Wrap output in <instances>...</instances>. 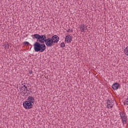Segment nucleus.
Listing matches in <instances>:
<instances>
[{
	"instance_id": "obj_1",
	"label": "nucleus",
	"mask_w": 128,
	"mask_h": 128,
	"mask_svg": "<svg viewBox=\"0 0 128 128\" xmlns=\"http://www.w3.org/2000/svg\"><path fill=\"white\" fill-rule=\"evenodd\" d=\"M34 46V50L36 52H43L46 50V44H40L38 42H36Z\"/></svg>"
},
{
	"instance_id": "obj_2",
	"label": "nucleus",
	"mask_w": 128,
	"mask_h": 128,
	"mask_svg": "<svg viewBox=\"0 0 128 128\" xmlns=\"http://www.w3.org/2000/svg\"><path fill=\"white\" fill-rule=\"evenodd\" d=\"M34 38H36V40H38L40 44H44L46 42V40H48L46 39V36L44 35H40L39 34H34L33 35Z\"/></svg>"
},
{
	"instance_id": "obj_3",
	"label": "nucleus",
	"mask_w": 128,
	"mask_h": 128,
	"mask_svg": "<svg viewBox=\"0 0 128 128\" xmlns=\"http://www.w3.org/2000/svg\"><path fill=\"white\" fill-rule=\"evenodd\" d=\"M23 106L26 110H30L32 108L34 104L28 101H25L23 102Z\"/></svg>"
},
{
	"instance_id": "obj_4",
	"label": "nucleus",
	"mask_w": 128,
	"mask_h": 128,
	"mask_svg": "<svg viewBox=\"0 0 128 128\" xmlns=\"http://www.w3.org/2000/svg\"><path fill=\"white\" fill-rule=\"evenodd\" d=\"M45 44H46V46L48 47L54 46V41H52L50 38H47V40H46L45 42Z\"/></svg>"
},
{
	"instance_id": "obj_5",
	"label": "nucleus",
	"mask_w": 128,
	"mask_h": 128,
	"mask_svg": "<svg viewBox=\"0 0 128 128\" xmlns=\"http://www.w3.org/2000/svg\"><path fill=\"white\" fill-rule=\"evenodd\" d=\"M20 93L21 94V95L23 96H26V94L28 93V91L26 90L24 87V86L20 87Z\"/></svg>"
},
{
	"instance_id": "obj_6",
	"label": "nucleus",
	"mask_w": 128,
	"mask_h": 128,
	"mask_svg": "<svg viewBox=\"0 0 128 128\" xmlns=\"http://www.w3.org/2000/svg\"><path fill=\"white\" fill-rule=\"evenodd\" d=\"M51 39L52 40L53 43L56 44L58 42V41L60 40V37L57 35H54L52 37Z\"/></svg>"
},
{
	"instance_id": "obj_7",
	"label": "nucleus",
	"mask_w": 128,
	"mask_h": 128,
	"mask_svg": "<svg viewBox=\"0 0 128 128\" xmlns=\"http://www.w3.org/2000/svg\"><path fill=\"white\" fill-rule=\"evenodd\" d=\"M107 108H112L114 106V102L112 100H108L106 102Z\"/></svg>"
},
{
	"instance_id": "obj_8",
	"label": "nucleus",
	"mask_w": 128,
	"mask_h": 128,
	"mask_svg": "<svg viewBox=\"0 0 128 128\" xmlns=\"http://www.w3.org/2000/svg\"><path fill=\"white\" fill-rule=\"evenodd\" d=\"M27 102H30V104H34L36 100L32 96H28L27 98Z\"/></svg>"
},
{
	"instance_id": "obj_9",
	"label": "nucleus",
	"mask_w": 128,
	"mask_h": 128,
	"mask_svg": "<svg viewBox=\"0 0 128 128\" xmlns=\"http://www.w3.org/2000/svg\"><path fill=\"white\" fill-rule=\"evenodd\" d=\"M72 40V36L68 35L66 36L65 42H68V44L69 42L70 43Z\"/></svg>"
},
{
	"instance_id": "obj_10",
	"label": "nucleus",
	"mask_w": 128,
	"mask_h": 128,
	"mask_svg": "<svg viewBox=\"0 0 128 128\" xmlns=\"http://www.w3.org/2000/svg\"><path fill=\"white\" fill-rule=\"evenodd\" d=\"M80 29L81 32H84V30H86L88 28H86V25L83 24L80 25Z\"/></svg>"
},
{
	"instance_id": "obj_11",
	"label": "nucleus",
	"mask_w": 128,
	"mask_h": 128,
	"mask_svg": "<svg viewBox=\"0 0 128 128\" xmlns=\"http://www.w3.org/2000/svg\"><path fill=\"white\" fill-rule=\"evenodd\" d=\"M120 86V84L116 82L112 86V88L113 90H118Z\"/></svg>"
},
{
	"instance_id": "obj_12",
	"label": "nucleus",
	"mask_w": 128,
	"mask_h": 128,
	"mask_svg": "<svg viewBox=\"0 0 128 128\" xmlns=\"http://www.w3.org/2000/svg\"><path fill=\"white\" fill-rule=\"evenodd\" d=\"M121 118L123 124H126V120H128V117H126V116L125 117H122Z\"/></svg>"
},
{
	"instance_id": "obj_13",
	"label": "nucleus",
	"mask_w": 128,
	"mask_h": 128,
	"mask_svg": "<svg viewBox=\"0 0 128 128\" xmlns=\"http://www.w3.org/2000/svg\"><path fill=\"white\" fill-rule=\"evenodd\" d=\"M124 53L126 54V56H128V46H127L124 50Z\"/></svg>"
},
{
	"instance_id": "obj_14",
	"label": "nucleus",
	"mask_w": 128,
	"mask_h": 128,
	"mask_svg": "<svg viewBox=\"0 0 128 128\" xmlns=\"http://www.w3.org/2000/svg\"><path fill=\"white\" fill-rule=\"evenodd\" d=\"M120 116L121 118H124L126 116V113L122 112H120Z\"/></svg>"
},
{
	"instance_id": "obj_15",
	"label": "nucleus",
	"mask_w": 128,
	"mask_h": 128,
	"mask_svg": "<svg viewBox=\"0 0 128 128\" xmlns=\"http://www.w3.org/2000/svg\"><path fill=\"white\" fill-rule=\"evenodd\" d=\"M124 106H128V98H126V100L124 101Z\"/></svg>"
},
{
	"instance_id": "obj_16",
	"label": "nucleus",
	"mask_w": 128,
	"mask_h": 128,
	"mask_svg": "<svg viewBox=\"0 0 128 128\" xmlns=\"http://www.w3.org/2000/svg\"><path fill=\"white\" fill-rule=\"evenodd\" d=\"M60 46L61 48H64L66 46V44H64V42H62L60 44Z\"/></svg>"
},
{
	"instance_id": "obj_17",
	"label": "nucleus",
	"mask_w": 128,
	"mask_h": 128,
	"mask_svg": "<svg viewBox=\"0 0 128 128\" xmlns=\"http://www.w3.org/2000/svg\"><path fill=\"white\" fill-rule=\"evenodd\" d=\"M23 86L25 90H27V92H28V86H26V85H24Z\"/></svg>"
},
{
	"instance_id": "obj_18",
	"label": "nucleus",
	"mask_w": 128,
	"mask_h": 128,
	"mask_svg": "<svg viewBox=\"0 0 128 128\" xmlns=\"http://www.w3.org/2000/svg\"><path fill=\"white\" fill-rule=\"evenodd\" d=\"M24 44H26V46H30V42H24Z\"/></svg>"
},
{
	"instance_id": "obj_19",
	"label": "nucleus",
	"mask_w": 128,
	"mask_h": 128,
	"mask_svg": "<svg viewBox=\"0 0 128 128\" xmlns=\"http://www.w3.org/2000/svg\"><path fill=\"white\" fill-rule=\"evenodd\" d=\"M10 48V46L8 44L5 46V48Z\"/></svg>"
},
{
	"instance_id": "obj_20",
	"label": "nucleus",
	"mask_w": 128,
	"mask_h": 128,
	"mask_svg": "<svg viewBox=\"0 0 128 128\" xmlns=\"http://www.w3.org/2000/svg\"><path fill=\"white\" fill-rule=\"evenodd\" d=\"M29 74H32V70H30L29 71Z\"/></svg>"
},
{
	"instance_id": "obj_21",
	"label": "nucleus",
	"mask_w": 128,
	"mask_h": 128,
	"mask_svg": "<svg viewBox=\"0 0 128 128\" xmlns=\"http://www.w3.org/2000/svg\"><path fill=\"white\" fill-rule=\"evenodd\" d=\"M70 32H74V30L71 29V30H70Z\"/></svg>"
},
{
	"instance_id": "obj_22",
	"label": "nucleus",
	"mask_w": 128,
	"mask_h": 128,
	"mask_svg": "<svg viewBox=\"0 0 128 128\" xmlns=\"http://www.w3.org/2000/svg\"><path fill=\"white\" fill-rule=\"evenodd\" d=\"M70 29H68V30H66L67 32H70Z\"/></svg>"
},
{
	"instance_id": "obj_23",
	"label": "nucleus",
	"mask_w": 128,
	"mask_h": 128,
	"mask_svg": "<svg viewBox=\"0 0 128 128\" xmlns=\"http://www.w3.org/2000/svg\"><path fill=\"white\" fill-rule=\"evenodd\" d=\"M28 94H30V92H28Z\"/></svg>"
}]
</instances>
